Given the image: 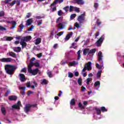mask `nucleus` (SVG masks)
I'll list each match as a JSON object with an SVG mask.
<instances>
[{
    "label": "nucleus",
    "instance_id": "nucleus-27",
    "mask_svg": "<svg viewBox=\"0 0 124 124\" xmlns=\"http://www.w3.org/2000/svg\"><path fill=\"white\" fill-rule=\"evenodd\" d=\"M81 53H82V51L81 50H78L77 52L78 54V60L79 61L81 59Z\"/></svg>",
    "mask_w": 124,
    "mask_h": 124
},
{
    "label": "nucleus",
    "instance_id": "nucleus-41",
    "mask_svg": "<svg viewBox=\"0 0 124 124\" xmlns=\"http://www.w3.org/2000/svg\"><path fill=\"white\" fill-rule=\"evenodd\" d=\"M68 77H69L70 78H72V77H73V74L70 72H68Z\"/></svg>",
    "mask_w": 124,
    "mask_h": 124
},
{
    "label": "nucleus",
    "instance_id": "nucleus-11",
    "mask_svg": "<svg viewBox=\"0 0 124 124\" xmlns=\"http://www.w3.org/2000/svg\"><path fill=\"white\" fill-rule=\"evenodd\" d=\"M31 104H28L25 106V108H24V111L25 113H29L30 112V110H31Z\"/></svg>",
    "mask_w": 124,
    "mask_h": 124
},
{
    "label": "nucleus",
    "instance_id": "nucleus-38",
    "mask_svg": "<svg viewBox=\"0 0 124 124\" xmlns=\"http://www.w3.org/2000/svg\"><path fill=\"white\" fill-rule=\"evenodd\" d=\"M92 81H93V79L89 78L86 79V83L87 84V85H89V84H90V82Z\"/></svg>",
    "mask_w": 124,
    "mask_h": 124
},
{
    "label": "nucleus",
    "instance_id": "nucleus-51",
    "mask_svg": "<svg viewBox=\"0 0 124 124\" xmlns=\"http://www.w3.org/2000/svg\"><path fill=\"white\" fill-rule=\"evenodd\" d=\"M66 63H68V62H66V61H64L63 60H62L61 62V64L62 65H64L66 64Z\"/></svg>",
    "mask_w": 124,
    "mask_h": 124
},
{
    "label": "nucleus",
    "instance_id": "nucleus-42",
    "mask_svg": "<svg viewBox=\"0 0 124 124\" xmlns=\"http://www.w3.org/2000/svg\"><path fill=\"white\" fill-rule=\"evenodd\" d=\"M41 84L47 85V84H48V81H47L46 79H44L42 81V82H41Z\"/></svg>",
    "mask_w": 124,
    "mask_h": 124
},
{
    "label": "nucleus",
    "instance_id": "nucleus-35",
    "mask_svg": "<svg viewBox=\"0 0 124 124\" xmlns=\"http://www.w3.org/2000/svg\"><path fill=\"white\" fill-rule=\"evenodd\" d=\"M12 25H13V26L10 28L11 30L15 28V27L16 26V25H17V22H16V21H15L13 23V24H12Z\"/></svg>",
    "mask_w": 124,
    "mask_h": 124
},
{
    "label": "nucleus",
    "instance_id": "nucleus-26",
    "mask_svg": "<svg viewBox=\"0 0 124 124\" xmlns=\"http://www.w3.org/2000/svg\"><path fill=\"white\" fill-rule=\"evenodd\" d=\"M57 14L58 16H62V15H64V13L62 12V10H60L57 12Z\"/></svg>",
    "mask_w": 124,
    "mask_h": 124
},
{
    "label": "nucleus",
    "instance_id": "nucleus-15",
    "mask_svg": "<svg viewBox=\"0 0 124 124\" xmlns=\"http://www.w3.org/2000/svg\"><path fill=\"white\" fill-rule=\"evenodd\" d=\"M35 45H38L41 43V38H37L35 41H34Z\"/></svg>",
    "mask_w": 124,
    "mask_h": 124
},
{
    "label": "nucleus",
    "instance_id": "nucleus-20",
    "mask_svg": "<svg viewBox=\"0 0 124 124\" xmlns=\"http://www.w3.org/2000/svg\"><path fill=\"white\" fill-rule=\"evenodd\" d=\"M102 73V70H99L97 72V74H96L97 79H100V77H101V73Z\"/></svg>",
    "mask_w": 124,
    "mask_h": 124
},
{
    "label": "nucleus",
    "instance_id": "nucleus-63",
    "mask_svg": "<svg viewBox=\"0 0 124 124\" xmlns=\"http://www.w3.org/2000/svg\"><path fill=\"white\" fill-rule=\"evenodd\" d=\"M21 4V1L20 0H17L16 1V5H20Z\"/></svg>",
    "mask_w": 124,
    "mask_h": 124
},
{
    "label": "nucleus",
    "instance_id": "nucleus-44",
    "mask_svg": "<svg viewBox=\"0 0 124 124\" xmlns=\"http://www.w3.org/2000/svg\"><path fill=\"white\" fill-rule=\"evenodd\" d=\"M98 3L97 2H95L94 3V7L95 9V10H96L97 9V8H98Z\"/></svg>",
    "mask_w": 124,
    "mask_h": 124
},
{
    "label": "nucleus",
    "instance_id": "nucleus-47",
    "mask_svg": "<svg viewBox=\"0 0 124 124\" xmlns=\"http://www.w3.org/2000/svg\"><path fill=\"white\" fill-rule=\"evenodd\" d=\"M78 85H79L80 86H82V79L81 78H78Z\"/></svg>",
    "mask_w": 124,
    "mask_h": 124
},
{
    "label": "nucleus",
    "instance_id": "nucleus-3",
    "mask_svg": "<svg viewBox=\"0 0 124 124\" xmlns=\"http://www.w3.org/2000/svg\"><path fill=\"white\" fill-rule=\"evenodd\" d=\"M98 61L99 62H101V65H99V63H96V67L98 69H102V67H103L104 65V63L103 62V60H102V58H103V56H102V52L101 51H99L98 53Z\"/></svg>",
    "mask_w": 124,
    "mask_h": 124
},
{
    "label": "nucleus",
    "instance_id": "nucleus-1",
    "mask_svg": "<svg viewBox=\"0 0 124 124\" xmlns=\"http://www.w3.org/2000/svg\"><path fill=\"white\" fill-rule=\"evenodd\" d=\"M31 36H26L23 37V39L21 40V41L20 42V45L22 46V49H24V48H26L27 47V43L26 42H29V41H31Z\"/></svg>",
    "mask_w": 124,
    "mask_h": 124
},
{
    "label": "nucleus",
    "instance_id": "nucleus-7",
    "mask_svg": "<svg viewBox=\"0 0 124 124\" xmlns=\"http://www.w3.org/2000/svg\"><path fill=\"white\" fill-rule=\"evenodd\" d=\"M65 25H66V22L59 23L57 25V26L59 28L58 29V31H60L61 30H63V29H65Z\"/></svg>",
    "mask_w": 124,
    "mask_h": 124
},
{
    "label": "nucleus",
    "instance_id": "nucleus-14",
    "mask_svg": "<svg viewBox=\"0 0 124 124\" xmlns=\"http://www.w3.org/2000/svg\"><path fill=\"white\" fill-rule=\"evenodd\" d=\"M19 28L17 31V32H22L23 29H24V24L21 23L19 26Z\"/></svg>",
    "mask_w": 124,
    "mask_h": 124
},
{
    "label": "nucleus",
    "instance_id": "nucleus-37",
    "mask_svg": "<svg viewBox=\"0 0 124 124\" xmlns=\"http://www.w3.org/2000/svg\"><path fill=\"white\" fill-rule=\"evenodd\" d=\"M34 65V63H30L28 66V71H29L30 69H31V67Z\"/></svg>",
    "mask_w": 124,
    "mask_h": 124
},
{
    "label": "nucleus",
    "instance_id": "nucleus-34",
    "mask_svg": "<svg viewBox=\"0 0 124 124\" xmlns=\"http://www.w3.org/2000/svg\"><path fill=\"white\" fill-rule=\"evenodd\" d=\"M50 12H54L56 11V10H57V7L54 6L53 7H51L50 9Z\"/></svg>",
    "mask_w": 124,
    "mask_h": 124
},
{
    "label": "nucleus",
    "instance_id": "nucleus-61",
    "mask_svg": "<svg viewBox=\"0 0 124 124\" xmlns=\"http://www.w3.org/2000/svg\"><path fill=\"white\" fill-rule=\"evenodd\" d=\"M27 72V68H23L20 71V72Z\"/></svg>",
    "mask_w": 124,
    "mask_h": 124
},
{
    "label": "nucleus",
    "instance_id": "nucleus-10",
    "mask_svg": "<svg viewBox=\"0 0 124 124\" xmlns=\"http://www.w3.org/2000/svg\"><path fill=\"white\" fill-rule=\"evenodd\" d=\"M18 106H21V102L20 101H18L17 104L13 105L12 107L13 109H16L17 110H20V107H18Z\"/></svg>",
    "mask_w": 124,
    "mask_h": 124
},
{
    "label": "nucleus",
    "instance_id": "nucleus-31",
    "mask_svg": "<svg viewBox=\"0 0 124 124\" xmlns=\"http://www.w3.org/2000/svg\"><path fill=\"white\" fill-rule=\"evenodd\" d=\"M33 29V25H32L31 27L28 29L26 31H25V33H29V31H32Z\"/></svg>",
    "mask_w": 124,
    "mask_h": 124
},
{
    "label": "nucleus",
    "instance_id": "nucleus-49",
    "mask_svg": "<svg viewBox=\"0 0 124 124\" xmlns=\"http://www.w3.org/2000/svg\"><path fill=\"white\" fill-rule=\"evenodd\" d=\"M1 111L2 114H3L4 115H5V108H3V107L1 108Z\"/></svg>",
    "mask_w": 124,
    "mask_h": 124
},
{
    "label": "nucleus",
    "instance_id": "nucleus-13",
    "mask_svg": "<svg viewBox=\"0 0 124 124\" xmlns=\"http://www.w3.org/2000/svg\"><path fill=\"white\" fill-rule=\"evenodd\" d=\"M19 80L21 81V82H25L26 81V78L25 77V75L22 74H19Z\"/></svg>",
    "mask_w": 124,
    "mask_h": 124
},
{
    "label": "nucleus",
    "instance_id": "nucleus-18",
    "mask_svg": "<svg viewBox=\"0 0 124 124\" xmlns=\"http://www.w3.org/2000/svg\"><path fill=\"white\" fill-rule=\"evenodd\" d=\"M17 97L15 95H11L9 97V100L15 101L17 100Z\"/></svg>",
    "mask_w": 124,
    "mask_h": 124
},
{
    "label": "nucleus",
    "instance_id": "nucleus-60",
    "mask_svg": "<svg viewBox=\"0 0 124 124\" xmlns=\"http://www.w3.org/2000/svg\"><path fill=\"white\" fill-rule=\"evenodd\" d=\"M75 11H76L78 13H79L80 12V10H79V8L76 7H75Z\"/></svg>",
    "mask_w": 124,
    "mask_h": 124
},
{
    "label": "nucleus",
    "instance_id": "nucleus-19",
    "mask_svg": "<svg viewBox=\"0 0 124 124\" xmlns=\"http://www.w3.org/2000/svg\"><path fill=\"white\" fill-rule=\"evenodd\" d=\"M73 34V32H71L70 33L68 34L65 37V40H69V38L72 36Z\"/></svg>",
    "mask_w": 124,
    "mask_h": 124
},
{
    "label": "nucleus",
    "instance_id": "nucleus-39",
    "mask_svg": "<svg viewBox=\"0 0 124 124\" xmlns=\"http://www.w3.org/2000/svg\"><path fill=\"white\" fill-rule=\"evenodd\" d=\"M45 18V16H36V19H37L38 20H40L41 19H43Z\"/></svg>",
    "mask_w": 124,
    "mask_h": 124
},
{
    "label": "nucleus",
    "instance_id": "nucleus-22",
    "mask_svg": "<svg viewBox=\"0 0 124 124\" xmlns=\"http://www.w3.org/2000/svg\"><path fill=\"white\" fill-rule=\"evenodd\" d=\"M90 51V49L89 48H85L83 49V54L84 55V56H86L87 54L88 53V55L89 54V52Z\"/></svg>",
    "mask_w": 124,
    "mask_h": 124
},
{
    "label": "nucleus",
    "instance_id": "nucleus-29",
    "mask_svg": "<svg viewBox=\"0 0 124 124\" xmlns=\"http://www.w3.org/2000/svg\"><path fill=\"white\" fill-rule=\"evenodd\" d=\"M96 51V50L94 48L91 49L90 50H89V55H90V54H94V53H95Z\"/></svg>",
    "mask_w": 124,
    "mask_h": 124
},
{
    "label": "nucleus",
    "instance_id": "nucleus-58",
    "mask_svg": "<svg viewBox=\"0 0 124 124\" xmlns=\"http://www.w3.org/2000/svg\"><path fill=\"white\" fill-rule=\"evenodd\" d=\"M0 62H6V58H2L0 59Z\"/></svg>",
    "mask_w": 124,
    "mask_h": 124
},
{
    "label": "nucleus",
    "instance_id": "nucleus-8",
    "mask_svg": "<svg viewBox=\"0 0 124 124\" xmlns=\"http://www.w3.org/2000/svg\"><path fill=\"white\" fill-rule=\"evenodd\" d=\"M38 68H35L34 69H30L29 71H28V72H29V73H30L31 74V75H33V76H35L37 74V73H38Z\"/></svg>",
    "mask_w": 124,
    "mask_h": 124
},
{
    "label": "nucleus",
    "instance_id": "nucleus-52",
    "mask_svg": "<svg viewBox=\"0 0 124 124\" xmlns=\"http://www.w3.org/2000/svg\"><path fill=\"white\" fill-rule=\"evenodd\" d=\"M72 46L74 49H77V46H76V44L75 43H73L72 44Z\"/></svg>",
    "mask_w": 124,
    "mask_h": 124
},
{
    "label": "nucleus",
    "instance_id": "nucleus-23",
    "mask_svg": "<svg viewBox=\"0 0 124 124\" xmlns=\"http://www.w3.org/2000/svg\"><path fill=\"white\" fill-rule=\"evenodd\" d=\"M31 23H32V18L28 19L26 21V26H30V25H31Z\"/></svg>",
    "mask_w": 124,
    "mask_h": 124
},
{
    "label": "nucleus",
    "instance_id": "nucleus-5",
    "mask_svg": "<svg viewBox=\"0 0 124 124\" xmlns=\"http://www.w3.org/2000/svg\"><path fill=\"white\" fill-rule=\"evenodd\" d=\"M95 110L96 112L97 115H100L101 111L103 112H107V109L105 107H102L101 108H95Z\"/></svg>",
    "mask_w": 124,
    "mask_h": 124
},
{
    "label": "nucleus",
    "instance_id": "nucleus-45",
    "mask_svg": "<svg viewBox=\"0 0 124 124\" xmlns=\"http://www.w3.org/2000/svg\"><path fill=\"white\" fill-rule=\"evenodd\" d=\"M69 6H67L63 8L64 10H65V12H67L68 11V9H69Z\"/></svg>",
    "mask_w": 124,
    "mask_h": 124
},
{
    "label": "nucleus",
    "instance_id": "nucleus-17",
    "mask_svg": "<svg viewBox=\"0 0 124 124\" xmlns=\"http://www.w3.org/2000/svg\"><path fill=\"white\" fill-rule=\"evenodd\" d=\"M74 1L76 3H77V4L83 5L85 3V2H84L83 0H74Z\"/></svg>",
    "mask_w": 124,
    "mask_h": 124
},
{
    "label": "nucleus",
    "instance_id": "nucleus-9",
    "mask_svg": "<svg viewBox=\"0 0 124 124\" xmlns=\"http://www.w3.org/2000/svg\"><path fill=\"white\" fill-rule=\"evenodd\" d=\"M78 21L79 24H82L83 21H85V14L80 15L78 18Z\"/></svg>",
    "mask_w": 124,
    "mask_h": 124
},
{
    "label": "nucleus",
    "instance_id": "nucleus-32",
    "mask_svg": "<svg viewBox=\"0 0 124 124\" xmlns=\"http://www.w3.org/2000/svg\"><path fill=\"white\" fill-rule=\"evenodd\" d=\"M75 10V7H74L73 6H70L69 8V12H72V11H74Z\"/></svg>",
    "mask_w": 124,
    "mask_h": 124
},
{
    "label": "nucleus",
    "instance_id": "nucleus-62",
    "mask_svg": "<svg viewBox=\"0 0 124 124\" xmlns=\"http://www.w3.org/2000/svg\"><path fill=\"white\" fill-rule=\"evenodd\" d=\"M96 24H97V26H98V27H99V26H100L101 25V22L98 21V19H97Z\"/></svg>",
    "mask_w": 124,
    "mask_h": 124
},
{
    "label": "nucleus",
    "instance_id": "nucleus-21",
    "mask_svg": "<svg viewBox=\"0 0 124 124\" xmlns=\"http://www.w3.org/2000/svg\"><path fill=\"white\" fill-rule=\"evenodd\" d=\"M7 55L12 57L13 58H16V57H17L16 54L14 53L13 52H9V53H7Z\"/></svg>",
    "mask_w": 124,
    "mask_h": 124
},
{
    "label": "nucleus",
    "instance_id": "nucleus-4",
    "mask_svg": "<svg viewBox=\"0 0 124 124\" xmlns=\"http://www.w3.org/2000/svg\"><path fill=\"white\" fill-rule=\"evenodd\" d=\"M105 37V35L103 34L101 37L97 41V42L95 43L97 47L101 46V44H102V42H103V40H104Z\"/></svg>",
    "mask_w": 124,
    "mask_h": 124
},
{
    "label": "nucleus",
    "instance_id": "nucleus-53",
    "mask_svg": "<svg viewBox=\"0 0 124 124\" xmlns=\"http://www.w3.org/2000/svg\"><path fill=\"white\" fill-rule=\"evenodd\" d=\"M0 31H6V28L0 26Z\"/></svg>",
    "mask_w": 124,
    "mask_h": 124
},
{
    "label": "nucleus",
    "instance_id": "nucleus-25",
    "mask_svg": "<svg viewBox=\"0 0 124 124\" xmlns=\"http://www.w3.org/2000/svg\"><path fill=\"white\" fill-rule=\"evenodd\" d=\"M62 19H63V17L62 16L59 17L56 20V23H62Z\"/></svg>",
    "mask_w": 124,
    "mask_h": 124
},
{
    "label": "nucleus",
    "instance_id": "nucleus-46",
    "mask_svg": "<svg viewBox=\"0 0 124 124\" xmlns=\"http://www.w3.org/2000/svg\"><path fill=\"white\" fill-rule=\"evenodd\" d=\"M58 2H59V0H55L54 1V2L51 4V6H53L54 5H56V4H57V3H58Z\"/></svg>",
    "mask_w": 124,
    "mask_h": 124
},
{
    "label": "nucleus",
    "instance_id": "nucleus-6",
    "mask_svg": "<svg viewBox=\"0 0 124 124\" xmlns=\"http://www.w3.org/2000/svg\"><path fill=\"white\" fill-rule=\"evenodd\" d=\"M92 62H88V64H86L84 66V68L82 69V72H85L86 71V69H87L88 71H90V70H92Z\"/></svg>",
    "mask_w": 124,
    "mask_h": 124
},
{
    "label": "nucleus",
    "instance_id": "nucleus-55",
    "mask_svg": "<svg viewBox=\"0 0 124 124\" xmlns=\"http://www.w3.org/2000/svg\"><path fill=\"white\" fill-rule=\"evenodd\" d=\"M117 56L118 57H120V58H122V59H124V55H121V53L120 52L117 53Z\"/></svg>",
    "mask_w": 124,
    "mask_h": 124
},
{
    "label": "nucleus",
    "instance_id": "nucleus-12",
    "mask_svg": "<svg viewBox=\"0 0 124 124\" xmlns=\"http://www.w3.org/2000/svg\"><path fill=\"white\" fill-rule=\"evenodd\" d=\"M94 87L97 91H98L99 88H100V82L99 81H97L95 82L94 84Z\"/></svg>",
    "mask_w": 124,
    "mask_h": 124
},
{
    "label": "nucleus",
    "instance_id": "nucleus-28",
    "mask_svg": "<svg viewBox=\"0 0 124 124\" xmlns=\"http://www.w3.org/2000/svg\"><path fill=\"white\" fill-rule=\"evenodd\" d=\"M76 27H77L78 29H80V28H81V26H80V25H79V23L78 22H76L75 24V27L73 28V30H75L76 29Z\"/></svg>",
    "mask_w": 124,
    "mask_h": 124
},
{
    "label": "nucleus",
    "instance_id": "nucleus-43",
    "mask_svg": "<svg viewBox=\"0 0 124 124\" xmlns=\"http://www.w3.org/2000/svg\"><path fill=\"white\" fill-rule=\"evenodd\" d=\"M53 69L55 73H56L57 74L59 73V69H58V67L55 66Z\"/></svg>",
    "mask_w": 124,
    "mask_h": 124
},
{
    "label": "nucleus",
    "instance_id": "nucleus-48",
    "mask_svg": "<svg viewBox=\"0 0 124 124\" xmlns=\"http://www.w3.org/2000/svg\"><path fill=\"white\" fill-rule=\"evenodd\" d=\"M13 39V38L11 37H6V40L7 41H11V40H12Z\"/></svg>",
    "mask_w": 124,
    "mask_h": 124
},
{
    "label": "nucleus",
    "instance_id": "nucleus-33",
    "mask_svg": "<svg viewBox=\"0 0 124 124\" xmlns=\"http://www.w3.org/2000/svg\"><path fill=\"white\" fill-rule=\"evenodd\" d=\"M47 74L48 77H49V78H51V77H52V71L48 70L47 71Z\"/></svg>",
    "mask_w": 124,
    "mask_h": 124
},
{
    "label": "nucleus",
    "instance_id": "nucleus-54",
    "mask_svg": "<svg viewBox=\"0 0 124 124\" xmlns=\"http://www.w3.org/2000/svg\"><path fill=\"white\" fill-rule=\"evenodd\" d=\"M15 3H16V1L14 0V1H13V2L12 3H9V4L11 6H13V5H14V4H15Z\"/></svg>",
    "mask_w": 124,
    "mask_h": 124
},
{
    "label": "nucleus",
    "instance_id": "nucleus-30",
    "mask_svg": "<svg viewBox=\"0 0 124 124\" xmlns=\"http://www.w3.org/2000/svg\"><path fill=\"white\" fill-rule=\"evenodd\" d=\"M78 106L79 108H80V109H85V108L86 107H85V106H83V105H82V104H81V103H78Z\"/></svg>",
    "mask_w": 124,
    "mask_h": 124
},
{
    "label": "nucleus",
    "instance_id": "nucleus-59",
    "mask_svg": "<svg viewBox=\"0 0 124 124\" xmlns=\"http://www.w3.org/2000/svg\"><path fill=\"white\" fill-rule=\"evenodd\" d=\"M19 90H20L21 91H23V92H26V87H21L19 88Z\"/></svg>",
    "mask_w": 124,
    "mask_h": 124
},
{
    "label": "nucleus",
    "instance_id": "nucleus-50",
    "mask_svg": "<svg viewBox=\"0 0 124 124\" xmlns=\"http://www.w3.org/2000/svg\"><path fill=\"white\" fill-rule=\"evenodd\" d=\"M37 24L38 26H40L41 25H42V20L37 21Z\"/></svg>",
    "mask_w": 124,
    "mask_h": 124
},
{
    "label": "nucleus",
    "instance_id": "nucleus-2",
    "mask_svg": "<svg viewBox=\"0 0 124 124\" xmlns=\"http://www.w3.org/2000/svg\"><path fill=\"white\" fill-rule=\"evenodd\" d=\"M17 69V66H12L10 65H6L5 66V69L6 70V72L9 74L10 75H12L14 74V71H15V69Z\"/></svg>",
    "mask_w": 124,
    "mask_h": 124
},
{
    "label": "nucleus",
    "instance_id": "nucleus-56",
    "mask_svg": "<svg viewBox=\"0 0 124 124\" xmlns=\"http://www.w3.org/2000/svg\"><path fill=\"white\" fill-rule=\"evenodd\" d=\"M34 65H35V66H36V67H39L40 66V64H39V62H38L34 63Z\"/></svg>",
    "mask_w": 124,
    "mask_h": 124
},
{
    "label": "nucleus",
    "instance_id": "nucleus-40",
    "mask_svg": "<svg viewBox=\"0 0 124 124\" xmlns=\"http://www.w3.org/2000/svg\"><path fill=\"white\" fill-rule=\"evenodd\" d=\"M75 17H76V14H73L70 16V19L71 20H73V19H74V18H75Z\"/></svg>",
    "mask_w": 124,
    "mask_h": 124
},
{
    "label": "nucleus",
    "instance_id": "nucleus-24",
    "mask_svg": "<svg viewBox=\"0 0 124 124\" xmlns=\"http://www.w3.org/2000/svg\"><path fill=\"white\" fill-rule=\"evenodd\" d=\"M69 63L71 66H74L75 64H78V62L73 61V62H69Z\"/></svg>",
    "mask_w": 124,
    "mask_h": 124
},
{
    "label": "nucleus",
    "instance_id": "nucleus-36",
    "mask_svg": "<svg viewBox=\"0 0 124 124\" xmlns=\"http://www.w3.org/2000/svg\"><path fill=\"white\" fill-rule=\"evenodd\" d=\"M5 13L3 11H0V18L2 17H4Z\"/></svg>",
    "mask_w": 124,
    "mask_h": 124
},
{
    "label": "nucleus",
    "instance_id": "nucleus-16",
    "mask_svg": "<svg viewBox=\"0 0 124 124\" xmlns=\"http://www.w3.org/2000/svg\"><path fill=\"white\" fill-rule=\"evenodd\" d=\"M76 104V103L75 102V99H72L70 102L71 109H72V106H74Z\"/></svg>",
    "mask_w": 124,
    "mask_h": 124
},
{
    "label": "nucleus",
    "instance_id": "nucleus-64",
    "mask_svg": "<svg viewBox=\"0 0 124 124\" xmlns=\"http://www.w3.org/2000/svg\"><path fill=\"white\" fill-rule=\"evenodd\" d=\"M86 91V88L84 86L81 87V92H85Z\"/></svg>",
    "mask_w": 124,
    "mask_h": 124
},
{
    "label": "nucleus",
    "instance_id": "nucleus-57",
    "mask_svg": "<svg viewBox=\"0 0 124 124\" xmlns=\"http://www.w3.org/2000/svg\"><path fill=\"white\" fill-rule=\"evenodd\" d=\"M34 61H35V58L33 57L30 61V63H34V62H34Z\"/></svg>",
    "mask_w": 124,
    "mask_h": 124
}]
</instances>
